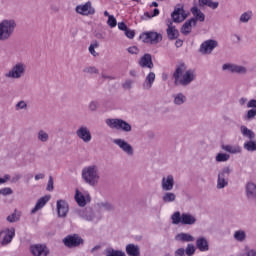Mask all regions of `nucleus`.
<instances>
[{"mask_svg": "<svg viewBox=\"0 0 256 256\" xmlns=\"http://www.w3.org/2000/svg\"><path fill=\"white\" fill-rule=\"evenodd\" d=\"M183 71H185V65L182 63L176 67L173 73L174 85L187 87V85H191V83L195 81V78L197 77L195 70L189 69L184 74Z\"/></svg>", "mask_w": 256, "mask_h": 256, "instance_id": "obj_1", "label": "nucleus"}, {"mask_svg": "<svg viewBox=\"0 0 256 256\" xmlns=\"http://www.w3.org/2000/svg\"><path fill=\"white\" fill-rule=\"evenodd\" d=\"M82 179L86 185L96 187L99 185L101 176L99 174V167L97 165H90L82 169Z\"/></svg>", "mask_w": 256, "mask_h": 256, "instance_id": "obj_2", "label": "nucleus"}, {"mask_svg": "<svg viewBox=\"0 0 256 256\" xmlns=\"http://www.w3.org/2000/svg\"><path fill=\"white\" fill-rule=\"evenodd\" d=\"M17 22L14 19H5L0 22V41H9L15 33Z\"/></svg>", "mask_w": 256, "mask_h": 256, "instance_id": "obj_3", "label": "nucleus"}, {"mask_svg": "<svg viewBox=\"0 0 256 256\" xmlns=\"http://www.w3.org/2000/svg\"><path fill=\"white\" fill-rule=\"evenodd\" d=\"M171 220L173 225H195L197 223V218L191 213H182L179 211L174 212L171 215Z\"/></svg>", "mask_w": 256, "mask_h": 256, "instance_id": "obj_4", "label": "nucleus"}, {"mask_svg": "<svg viewBox=\"0 0 256 256\" xmlns=\"http://www.w3.org/2000/svg\"><path fill=\"white\" fill-rule=\"evenodd\" d=\"M106 125L110 127V129H116L117 131H123L124 133H131L133 130L131 124L119 118L106 119Z\"/></svg>", "mask_w": 256, "mask_h": 256, "instance_id": "obj_5", "label": "nucleus"}, {"mask_svg": "<svg viewBox=\"0 0 256 256\" xmlns=\"http://www.w3.org/2000/svg\"><path fill=\"white\" fill-rule=\"evenodd\" d=\"M25 73H27V64L23 62H17L5 74V77H7V79H21Z\"/></svg>", "mask_w": 256, "mask_h": 256, "instance_id": "obj_6", "label": "nucleus"}, {"mask_svg": "<svg viewBox=\"0 0 256 256\" xmlns=\"http://www.w3.org/2000/svg\"><path fill=\"white\" fill-rule=\"evenodd\" d=\"M15 238V228H4L0 230V245L1 247H7L11 245V242Z\"/></svg>", "mask_w": 256, "mask_h": 256, "instance_id": "obj_7", "label": "nucleus"}, {"mask_svg": "<svg viewBox=\"0 0 256 256\" xmlns=\"http://www.w3.org/2000/svg\"><path fill=\"white\" fill-rule=\"evenodd\" d=\"M244 195L248 203H255L256 201V183L253 181H248L244 185Z\"/></svg>", "mask_w": 256, "mask_h": 256, "instance_id": "obj_8", "label": "nucleus"}, {"mask_svg": "<svg viewBox=\"0 0 256 256\" xmlns=\"http://www.w3.org/2000/svg\"><path fill=\"white\" fill-rule=\"evenodd\" d=\"M114 145H117L123 153L128 155V157H133L135 155V149H133V146L129 144V142L125 141L124 139L117 138L113 140Z\"/></svg>", "mask_w": 256, "mask_h": 256, "instance_id": "obj_9", "label": "nucleus"}, {"mask_svg": "<svg viewBox=\"0 0 256 256\" xmlns=\"http://www.w3.org/2000/svg\"><path fill=\"white\" fill-rule=\"evenodd\" d=\"M217 47H219V42H217V40L209 39L200 45L199 52L202 53V55L211 54Z\"/></svg>", "mask_w": 256, "mask_h": 256, "instance_id": "obj_10", "label": "nucleus"}, {"mask_svg": "<svg viewBox=\"0 0 256 256\" xmlns=\"http://www.w3.org/2000/svg\"><path fill=\"white\" fill-rule=\"evenodd\" d=\"M140 39H143L144 43H151V45H155L159 43V41L163 40V36L157 32H144L141 34Z\"/></svg>", "mask_w": 256, "mask_h": 256, "instance_id": "obj_11", "label": "nucleus"}, {"mask_svg": "<svg viewBox=\"0 0 256 256\" xmlns=\"http://www.w3.org/2000/svg\"><path fill=\"white\" fill-rule=\"evenodd\" d=\"M63 243L66 247L71 249L73 247H79V245H83V238H81L79 234L68 235L63 239Z\"/></svg>", "mask_w": 256, "mask_h": 256, "instance_id": "obj_12", "label": "nucleus"}, {"mask_svg": "<svg viewBox=\"0 0 256 256\" xmlns=\"http://www.w3.org/2000/svg\"><path fill=\"white\" fill-rule=\"evenodd\" d=\"M76 135L78 139L83 141V143H91V139H93L91 130H89V128L85 125L79 126V128L76 130Z\"/></svg>", "mask_w": 256, "mask_h": 256, "instance_id": "obj_13", "label": "nucleus"}, {"mask_svg": "<svg viewBox=\"0 0 256 256\" xmlns=\"http://www.w3.org/2000/svg\"><path fill=\"white\" fill-rule=\"evenodd\" d=\"M30 253L33 256H47L49 255V248L45 244L30 245Z\"/></svg>", "mask_w": 256, "mask_h": 256, "instance_id": "obj_14", "label": "nucleus"}, {"mask_svg": "<svg viewBox=\"0 0 256 256\" xmlns=\"http://www.w3.org/2000/svg\"><path fill=\"white\" fill-rule=\"evenodd\" d=\"M171 18L173 23H183V21L187 19V13L185 12V9H183V6L175 8L171 14Z\"/></svg>", "mask_w": 256, "mask_h": 256, "instance_id": "obj_15", "label": "nucleus"}, {"mask_svg": "<svg viewBox=\"0 0 256 256\" xmlns=\"http://www.w3.org/2000/svg\"><path fill=\"white\" fill-rule=\"evenodd\" d=\"M193 18H190V20L193 22V27H197V21L200 23H203L205 21V14L201 12V9H199L197 6H193L190 9Z\"/></svg>", "mask_w": 256, "mask_h": 256, "instance_id": "obj_16", "label": "nucleus"}, {"mask_svg": "<svg viewBox=\"0 0 256 256\" xmlns=\"http://www.w3.org/2000/svg\"><path fill=\"white\" fill-rule=\"evenodd\" d=\"M175 187V177L173 175H167L162 178L161 189L162 191H173Z\"/></svg>", "mask_w": 256, "mask_h": 256, "instance_id": "obj_17", "label": "nucleus"}, {"mask_svg": "<svg viewBox=\"0 0 256 256\" xmlns=\"http://www.w3.org/2000/svg\"><path fill=\"white\" fill-rule=\"evenodd\" d=\"M75 11L79 13V15H95V8L91 7L90 1L83 5L76 6Z\"/></svg>", "mask_w": 256, "mask_h": 256, "instance_id": "obj_18", "label": "nucleus"}, {"mask_svg": "<svg viewBox=\"0 0 256 256\" xmlns=\"http://www.w3.org/2000/svg\"><path fill=\"white\" fill-rule=\"evenodd\" d=\"M78 217L84 219L85 221H93L95 219V211L93 208L87 207L76 211Z\"/></svg>", "mask_w": 256, "mask_h": 256, "instance_id": "obj_19", "label": "nucleus"}, {"mask_svg": "<svg viewBox=\"0 0 256 256\" xmlns=\"http://www.w3.org/2000/svg\"><path fill=\"white\" fill-rule=\"evenodd\" d=\"M74 199L79 207H85L87 203H91V196L89 194H87L86 196L83 195V193H81L79 189H76Z\"/></svg>", "mask_w": 256, "mask_h": 256, "instance_id": "obj_20", "label": "nucleus"}, {"mask_svg": "<svg viewBox=\"0 0 256 256\" xmlns=\"http://www.w3.org/2000/svg\"><path fill=\"white\" fill-rule=\"evenodd\" d=\"M167 29H166V33H167V37L170 41H175V39H179V30H177V28H175V26H173V22L168 19L167 20Z\"/></svg>", "mask_w": 256, "mask_h": 256, "instance_id": "obj_21", "label": "nucleus"}, {"mask_svg": "<svg viewBox=\"0 0 256 256\" xmlns=\"http://www.w3.org/2000/svg\"><path fill=\"white\" fill-rule=\"evenodd\" d=\"M138 65H140L142 67V69H145V68L153 69L154 64H153V57L151 56V54H149V53L144 54L140 58Z\"/></svg>", "mask_w": 256, "mask_h": 256, "instance_id": "obj_22", "label": "nucleus"}, {"mask_svg": "<svg viewBox=\"0 0 256 256\" xmlns=\"http://www.w3.org/2000/svg\"><path fill=\"white\" fill-rule=\"evenodd\" d=\"M57 213L58 217H67V213H69V204H67L65 200L57 201Z\"/></svg>", "mask_w": 256, "mask_h": 256, "instance_id": "obj_23", "label": "nucleus"}, {"mask_svg": "<svg viewBox=\"0 0 256 256\" xmlns=\"http://www.w3.org/2000/svg\"><path fill=\"white\" fill-rule=\"evenodd\" d=\"M247 108L250 110L247 111L246 119L248 121H251V119H255L256 117V100L251 99L250 101H248Z\"/></svg>", "mask_w": 256, "mask_h": 256, "instance_id": "obj_24", "label": "nucleus"}, {"mask_svg": "<svg viewBox=\"0 0 256 256\" xmlns=\"http://www.w3.org/2000/svg\"><path fill=\"white\" fill-rule=\"evenodd\" d=\"M154 83H155V74H154V72H150L146 76V78L143 82V85H142L144 91H150V89H151V87H153Z\"/></svg>", "mask_w": 256, "mask_h": 256, "instance_id": "obj_25", "label": "nucleus"}, {"mask_svg": "<svg viewBox=\"0 0 256 256\" xmlns=\"http://www.w3.org/2000/svg\"><path fill=\"white\" fill-rule=\"evenodd\" d=\"M172 98L174 105H176L177 107H181V105H185V103H187V96H185L183 92L173 94Z\"/></svg>", "mask_w": 256, "mask_h": 256, "instance_id": "obj_26", "label": "nucleus"}, {"mask_svg": "<svg viewBox=\"0 0 256 256\" xmlns=\"http://www.w3.org/2000/svg\"><path fill=\"white\" fill-rule=\"evenodd\" d=\"M196 247L201 252L209 251V241L205 237H198L196 239Z\"/></svg>", "mask_w": 256, "mask_h": 256, "instance_id": "obj_27", "label": "nucleus"}, {"mask_svg": "<svg viewBox=\"0 0 256 256\" xmlns=\"http://www.w3.org/2000/svg\"><path fill=\"white\" fill-rule=\"evenodd\" d=\"M49 199H51L50 196L41 197V198L36 202L35 207L31 210L32 215H34V213H37V211L43 209L44 205H47V203H49Z\"/></svg>", "mask_w": 256, "mask_h": 256, "instance_id": "obj_28", "label": "nucleus"}, {"mask_svg": "<svg viewBox=\"0 0 256 256\" xmlns=\"http://www.w3.org/2000/svg\"><path fill=\"white\" fill-rule=\"evenodd\" d=\"M126 253L128 256H140L141 248H139V245L128 244L126 245Z\"/></svg>", "mask_w": 256, "mask_h": 256, "instance_id": "obj_29", "label": "nucleus"}, {"mask_svg": "<svg viewBox=\"0 0 256 256\" xmlns=\"http://www.w3.org/2000/svg\"><path fill=\"white\" fill-rule=\"evenodd\" d=\"M176 241H181L182 243H192L195 241V237L189 233H179L175 237Z\"/></svg>", "mask_w": 256, "mask_h": 256, "instance_id": "obj_30", "label": "nucleus"}, {"mask_svg": "<svg viewBox=\"0 0 256 256\" xmlns=\"http://www.w3.org/2000/svg\"><path fill=\"white\" fill-rule=\"evenodd\" d=\"M240 133H241L242 137H245L249 141L255 139V132H253V130L247 128V126H245V125L240 126Z\"/></svg>", "mask_w": 256, "mask_h": 256, "instance_id": "obj_31", "label": "nucleus"}, {"mask_svg": "<svg viewBox=\"0 0 256 256\" xmlns=\"http://www.w3.org/2000/svg\"><path fill=\"white\" fill-rule=\"evenodd\" d=\"M163 203H175L177 201V194L171 191H165L162 195Z\"/></svg>", "mask_w": 256, "mask_h": 256, "instance_id": "obj_32", "label": "nucleus"}, {"mask_svg": "<svg viewBox=\"0 0 256 256\" xmlns=\"http://www.w3.org/2000/svg\"><path fill=\"white\" fill-rule=\"evenodd\" d=\"M192 30H193V21L189 19L182 25L180 29V33H182V35H189Z\"/></svg>", "mask_w": 256, "mask_h": 256, "instance_id": "obj_33", "label": "nucleus"}, {"mask_svg": "<svg viewBox=\"0 0 256 256\" xmlns=\"http://www.w3.org/2000/svg\"><path fill=\"white\" fill-rule=\"evenodd\" d=\"M199 7H209L210 9H217L219 2H213V0H198Z\"/></svg>", "mask_w": 256, "mask_h": 256, "instance_id": "obj_34", "label": "nucleus"}, {"mask_svg": "<svg viewBox=\"0 0 256 256\" xmlns=\"http://www.w3.org/2000/svg\"><path fill=\"white\" fill-rule=\"evenodd\" d=\"M233 237L238 243H244L247 240V233L244 230H237L234 232Z\"/></svg>", "mask_w": 256, "mask_h": 256, "instance_id": "obj_35", "label": "nucleus"}, {"mask_svg": "<svg viewBox=\"0 0 256 256\" xmlns=\"http://www.w3.org/2000/svg\"><path fill=\"white\" fill-rule=\"evenodd\" d=\"M244 149L245 151H248L249 153H255L256 151V140H248L244 143Z\"/></svg>", "mask_w": 256, "mask_h": 256, "instance_id": "obj_36", "label": "nucleus"}, {"mask_svg": "<svg viewBox=\"0 0 256 256\" xmlns=\"http://www.w3.org/2000/svg\"><path fill=\"white\" fill-rule=\"evenodd\" d=\"M229 185V180L223 176H219L217 178V189H225Z\"/></svg>", "mask_w": 256, "mask_h": 256, "instance_id": "obj_37", "label": "nucleus"}, {"mask_svg": "<svg viewBox=\"0 0 256 256\" xmlns=\"http://www.w3.org/2000/svg\"><path fill=\"white\" fill-rule=\"evenodd\" d=\"M37 139L41 143H47V141H49V133H47L45 130H39L37 133Z\"/></svg>", "mask_w": 256, "mask_h": 256, "instance_id": "obj_38", "label": "nucleus"}, {"mask_svg": "<svg viewBox=\"0 0 256 256\" xmlns=\"http://www.w3.org/2000/svg\"><path fill=\"white\" fill-rule=\"evenodd\" d=\"M252 17H253V12L247 11L240 15L239 21L240 23H247L248 21H251Z\"/></svg>", "mask_w": 256, "mask_h": 256, "instance_id": "obj_39", "label": "nucleus"}, {"mask_svg": "<svg viewBox=\"0 0 256 256\" xmlns=\"http://www.w3.org/2000/svg\"><path fill=\"white\" fill-rule=\"evenodd\" d=\"M222 149L224 151H227V153H232V154L241 153V148L240 147H233L231 145H223Z\"/></svg>", "mask_w": 256, "mask_h": 256, "instance_id": "obj_40", "label": "nucleus"}, {"mask_svg": "<svg viewBox=\"0 0 256 256\" xmlns=\"http://www.w3.org/2000/svg\"><path fill=\"white\" fill-rule=\"evenodd\" d=\"M232 73H237V75H247V68L245 66L234 64Z\"/></svg>", "mask_w": 256, "mask_h": 256, "instance_id": "obj_41", "label": "nucleus"}, {"mask_svg": "<svg viewBox=\"0 0 256 256\" xmlns=\"http://www.w3.org/2000/svg\"><path fill=\"white\" fill-rule=\"evenodd\" d=\"M98 207L100 209H105V211H115V206L109 202H100Z\"/></svg>", "mask_w": 256, "mask_h": 256, "instance_id": "obj_42", "label": "nucleus"}, {"mask_svg": "<svg viewBox=\"0 0 256 256\" xmlns=\"http://www.w3.org/2000/svg\"><path fill=\"white\" fill-rule=\"evenodd\" d=\"M230 158H231V156L229 154H225V153H218L216 155L217 163H225V161H227Z\"/></svg>", "mask_w": 256, "mask_h": 256, "instance_id": "obj_43", "label": "nucleus"}, {"mask_svg": "<svg viewBox=\"0 0 256 256\" xmlns=\"http://www.w3.org/2000/svg\"><path fill=\"white\" fill-rule=\"evenodd\" d=\"M231 167L229 166H225L224 168L221 169V171L218 173V176L220 177H224L225 179H227V177H229L231 175Z\"/></svg>", "mask_w": 256, "mask_h": 256, "instance_id": "obj_44", "label": "nucleus"}, {"mask_svg": "<svg viewBox=\"0 0 256 256\" xmlns=\"http://www.w3.org/2000/svg\"><path fill=\"white\" fill-rule=\"evenodd\" d=\"M83 73H88V75H97L99 74V69H97L95 66H90L84 68Z\"/></svg>", "mask_w": 256, "mask_h": 256, "instance_id": "obj_45", "label": "nucleus"}, {"mask_svg": "<svg viewBox=\"0 0 256 256\" xmlns=\"http://www.w3.org/2000/svg\"><path fill=\"white\" fill-rule=\"evenodd\" d=\"M195 245L193 244H188L184 252L186 253L187 256H193L195 255Z\"/></svg>", "mask_w": 256, "mask_h": 256, "instance_id": "obj_46", "label": "nucleus"}, {"mask_svg": "<svg viewBox=\"0 0 256 256\" xmlns=\"http://www.w3.org/2000/svg\"><path fill=\"white\" fill-rule=\"evenodd\" d=\"M88 109L89 111H91L92 113H95V111H97V109H99V102L97 101H91L88 105Z\"/></svg>", "mask_w": 256, "mask_h": 256, "instance_id": "obj_47", "label": "nucleus"}, {"mask_svg": "<svg viewBox=\"0 0 256 256\" xmlns=\"http://www.w3.org/2000/svg\"><path fill=\"white\" fill-rule=\"evenodd\" d=\"M123 89L126 91H130L133 87V80L131 79H126L125 82L122 84Z\"/></svg>", "mask_w": 256, "mask_h": 256, "instance_id": "obj_48", "label": "nucleus"}, {"mask_svg": "<svg viewBox=\"0 0 256 256\" xmlns=\"http://www.w3.org/2000/svg\"><path fill=\"white\" fill-rule=\"evenodd\" d=\"M20 109L27 110V102H25L24 100H22V101H19V102L15 105V110H16V111H20Z\"/></svg>", "mask_w": 256, "mask_h": 256, "instance_id": "obj_49", "label": "nucleus"}, {"mask_svg": "<svg viewBox=\"0 0 256 256\" xmlns=\"http://www.w3.org/2000/svg\"><path fill=\"white\" fill-rule=\"evenodd\" d=\"M107 25H109L111 29H113V27H117V19L115 18V16H109Z\"/></svg>", "mask_w": 256, "mask_h": 256, "instance_id": "obj_50", "label": "nucleus"}, {"mask_svg": "<svg viewBox=\"0 0 256 256\" xmlns=\"http://www.w3.org/2000/svg\"><path fill=\"white\" fill-rule=\"evenodd\" d=\"M235 64L226 63L222 65V71H230V73H233Z\"/></svg>", "mask_w": 256, "mask_h": 256, "instance_id": "obj_51", "label": "nucleus"}, {"mask_svg": "<svg viewBox=\"0 0 256 256\" xmlns=\"http://www.w3.org/2000/svg\"><path fill=\"white\" fill-rule=\"evenodd\" d=\"M53 189H55L54 182H53V176H49V180H48L46 190L47 191H53Z\"/></svg>", "mask_w": 256, "mask_h": 256, "instance_id": "obj_52", "label": "nucleus"}, {"mask_svg": "<svg viewBox=\"0 0 256 256\" xmlns=\"http://www.w3.org/2000/svg\"><path fill=\"white\" fill-rule=\"evenodd\" d=\"M0 195H4V197H6V195H13V190L11 188L0 189Z\"/></svg>", "mask_w": 256, "mask_h": 256, "instance_id": "obj_53", "label": "nucleus"}, {"mask_svg": "<svg viewBox=\"0 0 256 256\" xmlns=\"http://www.w3.org/2000/svg\"><path fill=\"white\" fill-rule=\"evenodd\" d=\"M7 221L9 223H17V221H19V218L17 217V214L16 213H13L12 215H9L7 217Z\"/></svg>", "mask_w": 256, "mask_h": 256, "instance_id": "obj_54", "label": "nucleus"}, {"mask_svg": "<svg viewBox=\"0 0 256 256\" xmlns=\"http://www.w3.org/2000/svg\"><path fill=\"white\" fill-rule=\"evenodd\" d=\"M128 53H130L131 55H137L139 54V48H137V46H131L127 49Z\"/></svg>", "mask_w": 256, "mask_h": 256, "instance_id": "obj_55", "label": "nucleus"}, {"mask_svg": "<svg viewBox=\"0 0 256 256\" xmlns=\"http://www.w3.org/2000/svg\"><path fill=\"white\" fill-rule=\"evenodd\" d=\"M126 37H128V39H133V37H135V31L131 30V29H127L124 31Z\"/></svg>", "mask_w": 256, "mask_h": 256, "instance_id": "obj_56", "label": "nucleus"}, {"mask_svg": "<svg viewBox=\"0 0 256 256\" xmlns=\"http://www.w3.org/2000/svg\"><path fill=\"white\" fill-rule=\"evenodd\" d=\"M175 256H185V248H179L174 253Z\"/></svg>", "mask_w": 256, "mask_h": 256, "instance_id": "obj_57", "label": "nucleus"}, {"mask_svg": "<svg viewBox=\"0 0 256 256\" xmlns=\"http://www.w3.org/2000/svg\"><path fill=\"white\" fill-rule=\"evenodd\" d=\"M118 29H120V31H126L129 28L127 27V24H125V22H119L118 23Z\"/></svg>", "mask_w": 256, "mask_h": 256, "instance_id": "obj_58", "label": "nucleus"}, {"mask_svg": "<svg viewBox=\"0 0 256 256\" xmlns=\"http://www.w3.org/2000/svg\"><path fill=\"white\" fill-rule=\"evenodd\" d=\"M175 47L179 49L180 47H183V40L182 39H177L175 42Z\"/></svg>", "mask_w": 256, "mask_h": 256, "instance_id": "obj_59", "label": "nucleus"}, {"mask_svg": "<svg viewBox=\"0 0 256 256\" xmlns=\"http://www.w3.org/2000/svg\"><path fill=\"white\" fill-rule=\"evenodd\" d=\"M246 256H256V250L255 249L247 250Z\"/></svg>", "mask_w": 256, "mask_h": 256, "instance_id": "obj_60", "label": "nucleus"}, {"mask_svg": "<svg viewBox=\"0 0 256 256\" xmlns=\"http://www.w3.org/2000/svg\"><path fill=\"white\" fill-rule=\"evenodd\" d=\"M89 53H91L93 57H97V55H99V53L95 51V48H93V46H89Z\"/></svg>", "mask_w": 256, "mask_h": 256, "instance_id": "obj_61", "label": "nucleus"}, {"mask_svg": "<svg viewBox=\"0 0 256 256\" xmlns=\"http://www.w3.org/2000/svg\"><path fill=\"white\" fill-rule=\"evenodd\" d=\"M34 179L35 181H39L40 179H45V174L43 173L36 174Z\"/></svg>", "mask_w": 256, "mask_h": 256, "instance_id": "obj_62", "label": "nucleus"}, {"mask_svg": "<svg viewBox=\"0 0 256 256\" xmlns=\"http://www.w3.org/2000/svg\"><path fill=\"white\" fill-rule=\"evenodd\" d=\"M239 105H241V107H243V105H245V103H247V98L242 97L238 100Z\"/></svg>", "mask_w": 256, "mask_h": 256, "instance_id": "obj_63", "label": "nucleus"}, {"mask_svg": "<svg viewBox=\"0 0 256 256\" xmlns=\"http://www.w3.org/2000/svg\"><path fill=\"white\" fill-rule=\"evenodd\" d=\"M95 37H96L97 39H105V36H103V34H101L100 32L96 33V34H95Z\"/></svg>", "mask_w": 256, "mask_h": 256, "instance_id": "obj_64", "label": "nucleus"}]
</instances>
